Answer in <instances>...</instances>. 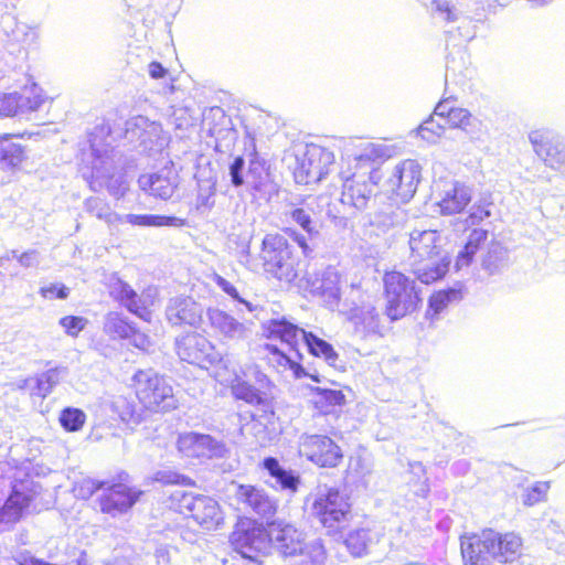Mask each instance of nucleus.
I'll use <instances>...</instances> for the list:
<instances>
[{"mask_svg":"<svg viewBox=\"0 0 565 565\" xmlns=\"http://www.w3.org/2000/svg\"><path fill=\"white\" fill-rule=\"evenodd\" d=\"M447 238L436 230L415 228L409 233V264L423 284H431L448 271L450 258L445 249Z\"/></svg>","mask_w":565,"mask_h":565,"instance_id":"obj_1","label":"nucleus"},{"mask_svg":"<svg viewBox=\"0 0 565 565\" xmlns=\"http://www.w3.org/2000/svg\"><path fill=\"white\" fill-rule=\"evenodd\" d=\"M521 537L514 533L501 534L486 530L477 542L461 544L465 565H490V558L500 564L514 562L520 556Z\"/></svg>","mask_w":565,"mask_h":565,"instance_id":"obj_2","label":"nucleus"},{"mask_svg":"<svg viewBox=\"0 0 565 565\" xmlns=\"http://www.w3.org/2000/svg\"><path fill=\"white\" fill-rule=\"evenodd\" d=\"M376 150L372 143H367L362 152L354 157L353 161L358 171L351 175H344L341 202L358 210L365 209L371 200L377 173L373 171L372 160Z\"/></svg>","mask_w":565,"mask_h":565,"instance_id":"obj_3","label":"nucleus"},{"mask_svg":"<svg viewBox=\"0 0 565 565\" xmlns=\"http://www.w3.org/2000/svg\"><path fill=\"white\" fill-rule=\"evenodd\" d=\"M136 396L151 412H169L178 407V398L167 379L151 369L140 370L132 377Z\"/></svg>","mask_w":565,"mask_h":565,"instance_id":"obj_4","label":"nucleus"},{"mask_svg":"<svg viewBox=\"0 0 565 565\" xmlns=\"http://www.w3.org/2000/svg\"><path fill=\"white\" fill-rule=\"evenodd\" d=\"M260 257L267 273L281 281L297 285L299 281L298 264L285 236L267 234L263 239Z\"/></svg>","mask_w":565,"mask_h":565,"instance_id":"obj_5","label":"nucleus"},{"mask_svg":"<svg viewBox=\"0 0 565 565\" xmlns=\"http://www.w3.org/2000/svg\"><path fill=\"white\" fill-rule=\"evenodd\" d=\"M170 507L180 513H189L205 530H214L223 521L218 502L207 495L178 489L170 494Z\"/></svg>","mask_w":565,"mask_h":565,"instance_id":"obj_6","label":"nucleus"},{"mask_svg":"<svg viewBox=\"0 0 565 565\" xmlns=\"http://www.w3.org/2000/svg\"><path fill=\"white\" fill-rule=\"evenodd\" d=\"M384 287L386 315L391 320H397L415 310L419 297L413 280L399 271H390L384 276Z\"/></svg>","mask_w":565,"mask_h":565,"instance_id":"obj_7","label":"nucleus"},{"mask_svg":"<svg viewBox=\"0 0 565 565\" xmlns=\"http://www.w3.org/2000/svg\"><path fill=\"white\" fill-rule=\"evenodd\" d=\"M92 168L90 173L83 172L89 188L94 192L107 189L110 195L119 199L124 196L128 189L127 181L121 173L114 171L113 160L107 151L103 153L92 146Z\"/></svg>","mask_w":565,"mask_h":565,"instance_id":"obj_8","label":"nucleus"},{"mask_svg":"<svg viewBox=\"0 0 565 565\" xmlns=\"http://www.w3.org/2000/svg\"><path fill=\"white\" fill-rule=\"evenodd\" d=\"M420 179V164L416 160L406 159L386 171L383 188L402 202H408L416 193Z\"/></svg>","mask_w":565,"mask_h":565,"instance_id":"obj_9","label":"nucleus"},{"mask_svg":"<svg viewBox=\"0 0 565 565\" xmlns=\"http://www.w3.org/2000/svg\"><path fill=\"white\" fill-rule=\"evenodd\" d=\"M334 163V154L319 145H307L305 152L297 158L294 177L299 184L317 183L328 174Z\"/></svg>","mask_w":565,"mask_h":565,"instance_id":"obj_10","label":"nucleus"},{"mask_svg":"<svg viewBox=\"0 0 565 565\" xmlns=\"http://www.w3.org/2000/svg\"><path fill=\"white\" fill-rule=\"evenodd\" d=\"M312 512L329 529H334L347 520L350 503L347 495L335 488L322 487L315 494Z\"/></svg>","mask_w":565,"mask_h":565,"instance_id":"obj_11","label":"nucleus"},{"mask_svg":"<svg viewBox=\"0 0 565 565\" xmlns=\"http://www.w3.org/2000/svg\"><path fill=\"white\" fill-rule=\"evenodd\" d=\"M287 322L286 320H271L268 323V337L273 340H279L280 345L266 344L265 349L269 352V363L277 369L278 372L290 371L296 377L305 374L300 360L302 354L300 348L294 345L292 341H288L285 337L278 335L274 332L273 327L275 323Z\"/></svg>","mask_w":565,"mask_h":565,"instance_id":"obj_12","label":"nucleus"},{"mask_svg":"<svg viewBox=\"0 0 565 565\" xmlns=\"http://www.w3.org/2000/svg\"><path fill=\"white\" fill-rule=\"evenodd\" d=\"M273 330L276 334L292 341L294 345L300 348V352L307 350L312 355L322 356L329 364L337 360L338 355L329 343L290 322L275 323Z\"/></svg>","mask_w":565,"mask_h":565,"instance_id":"obj_13","label":"nucleus"},{"mask_svg":"<svg viewBox=\"0 0 565 565\" xmlns=\"http://www.w3.org/2000/svg\"><path fill=\"white\" fill-rule=\"evenodd\" d=\"M231 544L243 558L260 565V556L268 548V531L255 524L238 526L231 535Z\"/></svg>","mask_w":565,"mask_h":565,"instance_id":"obj_14","label":"nucleus"},{"mask_svg":"<svg viewBox=\"0 0 565 565\" xmlns=\"http://www.w3.org/2000/svg\"><path fill=\"white\" fill-rule=\"evenodd\" d=\"M299 451L321 467H335L342 459L340 447L331 438L322 435H302Z\"/></svg>","mask_w":565,"mask_h":565,"instance_id":"obj_15","label":"nucleus"},{"mask_svg":"<svg viewBox=\"0 0 565 565\" xmlns=\"http://www.w3.org/2000/svg\"><path fill=\"white\" fill-rule=\"evenodd\" d=\"M434 191L444 215L463 212L472 199L470 188L454 179L435 181Z\"/></svg>","mask_w":565,"mask_h":565,"instance_id":"obj_16","label":"nucleus"},{"mask_svg":"<svg viewBox=\"0 0 565 565\" xmlns=\"http://www.w3.org/2000/svg\"><path fill=\"white\" fill-rule=\"evenodd\" d=\"M177 447L183 456L199 459L222 458L227 451L222 441L210 435L193 431L180 434Z\"/></svg>","mask_w":565,"mask_h":565,"instance_id":"obj_17","label":"nucleus"},{"mask_svg":"<svg viewBox=\"0 0 565 565\" xmlns=\"http://www.w3.org/2000/svg\"><path fill=\"white\" fill-rule=\"evenodd\" d=\"M206 318L213 333L223 342L243 341L250 335L252 323L239 321L220 308H209Z\"/></svg>","mask_w":565,"mask_h":565,"instance_id":"obj_18","label":"nucleus"},{"mask_svg":"<svg viewBox=\"0 0 565 565\" xmlns=\"http://www.w3.org/2000/svg\"><path fill=\"white\" fill-rule=\"evenodd\" d=\"M141 494L142 491L124 482H107L105 492L99 499L100 511L111 516L124 514L134 507Z\"/></svg>","mask_w":565,"mask_h":565,"instance_id":"obj_19","label":"nucleus"},{"mask_svg":"<svg viewBox=\"0 0 565 565\" xmlns=\"http://www.w3.org/2000/svg\"><path fill=\"white\" fill-rule=\"evenodd\" d=\"M534 152L546 166L559 169L565 166V142L548 130L537 129L529 134Z\"/></svg>","mask_w":565,"mask_h":565,"instance_id":"obj_20","label":"nucleus"},{"mask_svg":"<svg viewBox=\"0 0 565 565\" xmlns=\"http://www.w3.org/2000/svg\"><path fill=\"white\" fill-rule=\"evenodd\" d=\"M177 352L181 360L206 367L217 360L213 344L198 333L186 334L177 341Z\"/></svg>","mask_w":565,"mask_h":565,"instance_id":"obj_21","label":"nucleus"},{"mask_svg":"<svg viewBox=\"0 0 565 565\" xmlns=\"http://www.w3.org/2000/svg\"><path fill=\"white\" fill-rule=\"evenodd\" d=\"M271 543L274 548L282 556L285 562L301 547L306 540L303 534L292 524L284 521H275L268 525V544Z\"/></svg>","mask_w":565,"mask_h":565,"instance_id":"obj_22","label":"nucleus"},{"mask_svg":"<svg viewBox=\"0 0 565 565\" xmlns=\"http://www.w3.org/2000/svg\"><path fill=\"white\" fill-rule=\"evenodd\" d=\"M348 321L352 326L354 335L361 340L383 335L380 316L372 302L351 308L348 312Z\"/></svg>","mask_w":565,"mask_h":565,"instance_id":"obj_23","label":"nucleus"},{"mask_svg":"<svg viewBox=\"0 0 565 565\" xmlns=\"http://www.w3.org/2000/svg\"><path fill=\"white\" fill-rule=\"evenodd\" d=\"M166 315L174 326L199 327L203 320V307L190 297H175L169 301Z\"/></svg>","mask_w":565,"mask_h":565,"instance_id":"obj_24","label":"nucleus"},{"mask_svg":"<svg viewBox=\"0 0 565 565\" xmlns=\"http://www.w3.org/2000/svg\"><path fill=\"white\" fill-rule=\"evenodd\" d=\"M235 495L237 500L263 518H271L277 511V501L269 497L264 489L239 484Z\"/></svg>","mask_w":565,"mask_h":565,"instance_id":"obj_25","label":"nucleus"},{"mask_svg":"<svg viewBox=\"0 0 565 565\" xmlns=\"http://www.w3.org/2000/svg\"><path fill=\"white\" fill-rule=\"evenodd\" d=\"M32 499L33 495L31 493L17 486L13 488L3 507L0 508V532L9 529L22 518L24 510L29 507Z\"/></svg>","mask_w":565,"mask_h":565,"instance_id":"obj_26","label":"nucleus"},{"mask_svg":"<svg viewBox=\"0 0 565 565\" xmlns=\"http://www.w3.org/2000/svg\"><path fill=\"white\" fill-rule=\"evenodd\" d=\"M110 292L130 312L143 320H150V312L147 309L148 301L143 296L139 297L128 284L122 280H117L113 284Z\"/></svg>","mask_w":565,"mask_h":565,"instance_id":"obj_27","label":"nucleus"},{"mask_svg":"<svg viewBox=\"0 0 565 565\" xmlns=\"http://www.w3.org/2000/svg\"><path fill=\"white\" fill-rule=\"evenodd\" d=\"M138 182L143 191L163 200L171 198L177 186L175 178L170 170L141 175Z\"/></svg>","mask_w":565,"mask_h":565,"instance_id":"obj_28","label":"nucleus"},{"mask_svg":"<svg viewBox=\"0 0 565 565\" xmlns=\"http://www.w3.org/2000/svg\"><path fill=\"white\" fill-rule=\"evenodd\" d=\"M340 277L339 274L328 268L323 271L321 279L316 278L315 281L310 282L309 278H301L297 282L299 288L308 289L313 295H323L333 299H338L340 296Z\"/></svg>","mask_w":565,"mask_h":565,"instance_id":"obj_29","label":"nucleus"},{"mask_svg":"<svg viewBox=\"0 0 565 565\" xmlns=\"http://www.w3.org/2000/svg\"><path fill=\"white\" fill-rule=\"evenodd\" d=\"M327 551L320 540L306 541L286 562V565H326Z\"/></svg>","mask_w":565,"mask_h":565,"instance_id":"obj_30","label":"nucleus"},{"mask_svg":"<svg viewBox=\"0 0 565 565\" xmlns=\"http://www.w3.org/2000/svg\"><path fill=\"white\" fill-rule=\"evenodd\" d=\"M65 374L66 370L63 367L50 369L35 377L26 380L25 387L30 390L32 395L45 398Z\"/></svg>","mask_w":565,"mask_h":565,"instance_id":"obj_31","label":"nucleus"},{"mask_svg":"<svg viewBox=\"0 0 565 565\" xmlns=\"http://www.w3.org/2000/svg\"><path fill=\"white\" fill-rule=\"evenodd\" d=\"M25 160L24 148L8 140V135L0 136V171L15 172Z\"/></svg>","mask_w":565,"mask_h":565,"instance_id":"obj_32","label":"nucleus"},{"mask_svg":"<svg viewBox=\"0 0 565 565\" xmlns=\"http://www.w3.org/2000/svg\"><path fill=\"white\" fill-rule=\"evenodd\" d=\"M128 223L134 226L141 227H161L184 225V220L175 216H164L156 214H125L120 215L119 224Z\"/></svg>","mask_w":565,"mask_h":565,"instance_id":"obj_33","label":"nucleus"},{"mask_svg":"<svg viewBox=\"0 0 565 565\" xmlns=\"http://www.w3.org/2000/svg\"><path fill=\"white\" fill-rule=\"evenodd\" d=\"M263 467L268 471L269 476L275 479L276 484L281 490H287L291 493H295L298 490L300 484L299 477L296 476L291 470H286L282 468L276 458H265L263 461Z\"/></svg>","mask_w":565,"mask_h":565,"instance_id":"obj_34","label":"nucleus"},{"mask_svg":"<svg viewBox=\"0 0 565 565\" xmlns=\"http://www.w3.org/2000/svg\"><path fill=\"white\" fill-rule=\"evenodd\" d=\"M4 32L13 44L25 47L35 42L38 38L36 30L24 22H19L12 17L3 21Z\"/></svg>","mask_w":565,"mask_h":565,"instance_id":"obj_35","label":"nucleus"},{"mask_svg":"<svg viewBox=\"0 0 565 565\" xmlns=\"http://www.w3.org/2000/svg\"><path fill=\"white\" fill-rule=\"evenodd\" d=\"M445 121L450 128H459L470 136L482 131V121L466 108L456 107Z\"/></svg>","mask_w":565,"mask_h":565,"instance_id":"obj_36","label":"nucleus"},{"mask_svg":"<svg viewBox=\"0 0 565 565\" xmlns=\"http://www.w3.org/2000/svg\"><path fill=\"white\" fill-rule=\"evenodd\" d=\"M317 199L308 198L301 206L295 207L290 211V217L294 222L301 226L310 236L317 235L318 230L315 226L313 216L319 212L317 207Z\"/></svg>","mask_w":565,"mask_h":565,"instance_id":"obj_37","label":"nucleus"},{"mask_svg":"<svg viewBox=\"0 0 565 565\" xmlns=\"http://www.w3.org/2000/svg\"><path fill=\"white\" fill-rule=\"evenodd\" d=\"M248 182L252 188L259 193L260 198L269 200L277 193V185L270 180L265 169L256 162H252L248 171Z\"/></svg>","mask_w":565,"mask_h":565,"instance_id":"obj_38","label":"nucleus"},{"mask_svg":"<svg viewBox=\"0 0 565 565\" xmlns=\"http://www.w3.org/2000/svg\"><path fill=\"white\" fill-rule=\"evenodd\" d=\"M46 100L47 96L39 85L25 86L19 92V115L36 111Z\"/></svg>","mask_w":565,"mask_h":565,"instance_id":"obj_39","label":"nucleus"},{"mask_svg":"<svg viewBox=\"0 0 565 565\" xmlns=\"http://www.w3.org/2000/svg\"><path fill=\"white\" fill-rule=\"evenodd\" d=\"M488 238V232L482 228H476L473 230L468 238V242L466 243L463 249L458 254L457 260H456V267L458 269L462 268L463 266H468L478 250L480 244L484 243Z\"/></svg>","mask_w":565,"mask_h":565,"instance_id":"obj_40","label":"nucleus"},{"mask_svg":"<svg viewBox=\"0 0 565 565\" xmlns=\"http://www.w3.org/2000/svg\"><path fill=\"white\" fill-rule=\"evenodd\" d=\"M232 393L237 399L245 401L250 405H265L267 396L245 381L235 379L232 383Z\"/></svg>","mask_w":565,"mask_h":565,"instance_id":"obj_41","label":"nucleus"},{"mask_svg":"<svg viewBox=\"0 0 565 565\" xmlns=\"http://www.w3.org/2000/svg\"><path fill=\"white\" fill-rule=\"evenodd\" d=\"M373 542L374 537L371 531L366 529L351 531L345 539V545L354 556H362L367 553V550Z\"/></svg>","mask_w":565,"mask_h":565,"instance_id":"obj_42","label":"nucleus"},{"mask_svg":"<svg viewBox=\"0 0 565 565\" xmlns=\"http://www.w3.org/2000/svg\"><path fill=\"white\" fill-rule=\"evenodd\" d=\"M86 209L90 214L110 226L119 224L120 215L113 212L110 207L98 198L88 199L86 201Z\"/></svg>","mask_w":565,"mask_h":565,"instance_id":"obj_43","label":"nucleus"},{"mask_svg":"<svg viewBox=\"0 0 565 565\" xmlns=\"http://www.w3.org/2000/svg\"><path fill=\"white\" fill-rule=\"evenodd\" d=\"M147 127H151V134L158 132V122L151 121L145 116H135L126 121V137L130 140L138 141L140 137H145Z\"/></svg>","mask_w":565,"mask_h":565,"instance_id":"obj_44","label":"nucleus"},{"mask_svg":"<svg viewBox=\"0 0 565 565\" xmlns=\"http://www.w3.org/2000/svg\"><path fill=\"white\" fill-rule=\"evenodd\" d=\"M461 299V292L457 289L440 290L435 292L429 299L427 313L439 315L449 303Z\"/></svg>","mask_w":565,"mask_h":565,"instance_id":"obj_45","label":"nucleus"},{"mask_svg":"<svg viewBox=\"0 0 565 565\" xmlns=\"http://www.w3.org/2000/svg\"><path fill=\"white\" fill-rule=\"evenodd\" d=\"M104 330L108 334L118 338H128L134 333V329L117 312H109L106 316Z\"/></svg>","mask_w":565,"mask_h":565,"instance_id":"obj_46","label":"nucleus"},{"mask_svg":"<svg viewBox=\"0 0 565 565\" xmlns=\"http://www.w3.org/2000/svg\"><path fill=\"white\" fill-rule=\"evenodd\" d=\"M373 470L372 462L363 457H354L350 459L348 468V477L355 482L366 483L367 478Z\"/></svg>","mask_w":565,"mask_h":565,"instance_id":"obj_47","label":"nucleus"},{"mask_svg":"<svg viewBox=\"0 0 565 565\" xmlns=\"http://www.w3.org/2000/svg\"><path fill=\"white\" fill-rule=\"evenodd\" d=\"M316 405L324 413L329 412V407L340 406L344 403V395L339 390L316 388Z\"/></svg>","mask_w":565,"mask_h":565,"instance_id":"obj_48","label":"nucleus"},{"mask_svg":"<svg viewBox=\"0 0 565 565\" xmlns=\"http://www.w3.org/2000/svg\"><path fill=\"white\" fill-rule=\"evenodd\" d=\"M86 420V415L78 408L67 407L60 415L61 425L68 431L79 430Z\"/></svg>","mask_w":565,"mask_h":565,"instance_id":"obj_49","label":"nucleus"},{"mask_svg":"<svg viewBox=\"0 0 565 565\" xmlns=\"http://www.w3.org/2000/svg\"><path fill=\"white\" fill-rule=\"evenodd\" d=\"M444 130V125L435 122L433 117H430L418 127V135L428 143H436L443 136Z\"/></svg>","mask_w":565,"mask_h":565,"instance_id":"obj_50","label":"nucleus"},{"mask_svg":"<svg viewBox=\"0 0 565 565\" xmlns=\"http://www.w3.org/2000/svg\"><path fill=\"white\" fill-rule=\"evenodd\" d=\"M151 127H147L145 137H140L138 140L148 150H161L167 143L168 137L163 132L161 125L158 122V132L151 134Z\"/></svg>","mask_w":565,"mask_h":565,"instance_id":"obj_51","label":"nucleus"},{"mask_svg":"<svg viewBox=\"0 0 565 565\" xmlns=\"http://www.w3.org/2000/svg\"><path fill=\"white\" fill-rule=\"evenodd\" d=\"M211 279L228 297H231L232 299L238 301L239 303H243L247 308L248 311H253L254 310V307H253V305L249 301H247V300H245V299L239 297V294H238L236 287L232 282L226 280L224 277H222L217 273H213L211 275Z\"/></svg>","mask_w":565,"mask_h":565,"instance_id":"obj_52","label":"nucleus"},{"mask_svg":"<svg viewBox=\"0 0 565 565\" xmlns=\"http://www.w3.org/2000/svg\"><path fill=\"white\" fill-rule=\"evenodd\" d=\"M107 482H99L90 478H84L75 483L73 491L75 497L86 500L89 499L98 489H104Z\"/></svg>","mask_w":565,"mask_h":565,"instance_id":"obj_53","label":"nucleus"},{"mask_svg":"<svg viewBox=\"0 0 565 565\" xmlns=\"http://www.w3.org/2000/svg\"><path fill=\"white\" fill-rule=\"evenodd\" d=\"M19 115V92L6 93L0 90V117Z\"/></svg>","mask_w":565,"mask_h":565,"instance_id":"obj_54","label":"nucleus"},{"mask_svg":"<svg viewBox=\"0 0 565 565\" xmlns=\"http://www.w3.org/2000/svg\"><path fill=\"white\" fill-rule=\"evenodd\" d=\"M87 319L83 317L67 316L60 320V324L65 332L71 337H77L78 333L86 327Z\"/></svg>","mask_w":565,"mask_h":565,"instance_id":"obj_55","label":"nucleus"},{"mask_svg":"<svg viewBox=\"0 0 565 565\" xmlns=\"http://www.w3.org/2000/svg\"><path fill=\"white\" fill-rule=\"evenodd\" d=\"M548 489H550V484L547 482H539V483L534 484L524 494L523 503L526 505H534V504L543 501L546 497Z\"/></svg>","mask_w":565,"mask_h":565,"instance_id":"obj_56","label":"nucleus"},{"mask_svg":"<svg viewBox=\"0 0 565 565\" xmlns=\"http://www.w3.org/2000/svg\"><path fill=\"white\" fill-rule=\"evenodd\" d=\"M154 480L164 484H188L189 479L173 471H158Z\"/></svg>","mask_w":565,"mask_h":565,"instance_id":"obj_57","label":"nucleus"},{"mask_svg":"<svg viewBox=\"0 0 565 565\" xmlns=\"http://www.w3.org/2000/svg\"><path fill=\"white\" fill-rule=\"evenodd\" d=\"M244 163L245 162L242 157H236L234 159V161L232 162V164L230 166L231 180L235 186H239L244 183V179H243V174H242Z\"/></svg>","mask_w":565,"mask_h":565,"instance_id":"obj_58","label":"nucleus"},{"mask_svg":"<svg viewBox=\"0 0 565 565\" xmlns=\"http://www.w3.org/2000/svg\"><path fill=\"white\" fill-rule=\"evenodd\" d=\"M12 254L23 267L28 268L39 265V253L36 250H28L21 255H17V252H12Z\"/></svg>","mask_w":565,"mask_h":565,"instance_id":"obj_59","label":"nucleus"},{"mask_svg":"<svg viewBox=\"0 0 565 565\" xmlns=\"http://www.w3.org/2000/svg\"><path fill=\"white\" fill-rule=\"evenodd\" d=\"M40 292L44 298H49V299H53V298L65 299L68 296V289L65 286H62L60 288H57V286H55V285H52L49 287H42Z\"/></svg>","mask_w":565,"mask_h":565,"instance_id":"obj_60","label":"nucleus"},{"mask_svg":"<svg viewBox=\"0 0 565 565\" xmlns=\"http://www.w3.org/2000/svg\"><path fill=\"white\" fill-rule=\"evenodd\" d=\"M433 4L435 6V10L439 13L446 14V21L447 22H454L457 20V17L452 12V8L446 0H434Z\"/></svg>","mask_w":565,"mask_h":565,"instance_id":"obj_61","label":"nucleus"},{"mask_svg":"<svg viewBox=\"0 0 565 565\" xmlns=\"http://www.w3.org/2000/svg\"><path fill=\"white\" fill-rule=\"evenodd\" d=\"M455 109L456 107L452 105V102L444 99L435 107L434 115L446 120L449 117V114Z\"/></svg>","mask_w":565,"mask_h":565,"instance_id":"obj_62","label":"nucleus"},{"mask_svg":"<svg viewBox=\"0 0 565 565\" xmlns=\"http://www.w3.org/2000/svg\"><path fill=\"white\" fill-rule=\"evenodd\" d=\"M488 216H490L489 210H487L484 206H481V205H478V206L473 205L470 209L468 220L470 221V224L475 225Z\"/></svg>","mask_w":565,"mask_h":565,"instance_id":"obj_63","label":"nucleus"},{"mask_svg":"<svg viewBox=\"0 0 565 565\" xmlns=\"http://www.w3.org/2000/svg\"><path fill=\"white\" fill-rule=\"evenodd\" d=\"M113 405L115 409L119 413L121 418L132 414L131 407L128 404H126V401L121 397H118L116 401H114Z\"/></svg>","mask_w":565,"mask_h":565,"instance_id":"obj_64","label":"nucleus"}]
</instances>
